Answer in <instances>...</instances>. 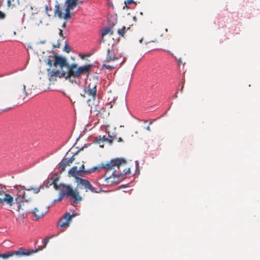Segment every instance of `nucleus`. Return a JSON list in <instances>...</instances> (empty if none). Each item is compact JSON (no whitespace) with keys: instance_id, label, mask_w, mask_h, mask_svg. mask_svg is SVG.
Segmentation results:
<instances>
[{"instance_id":"obj_1","label":"nucleus","mask_w":260,"mask_h":260,"mask_svg":"<svg viewBox=\"0 0 260 260\" xmlns=\"http://www.w3.org/2000/svg\"><path fill=\"white\" fill-rule=\"evenodd\" d=\"M126 164L124 159L117 158L111 160L106 164L98 166L99 169H104L105 174L99 178V183L104 185H111L123 179V173L120 169L122 165Z\"/></svg>"},{"instance_id":"obj_2","label":"nucleus","mask_w":260,"mask_h":260,"mask_svg":"<svg viewBox=\"0 0 260 260\" xmlns=\"http://www.w3.org/2000/svg\"><path fill=\"white\" fill-rule=\"evenodd\" d=\"M26 197L27 196H17L15 199L17 211L19 214V217L24 219L27 217L28 213H31L33 219L38 220L46 214L47 211L42 209L41 207H36L31 210L33 202L30 198L27 199Z\"/></svg>"},{"instance_id":"obj_3","label":"nucleus","mask_w":260,"mask_h":260,"mask_svg":"<svg viewBox=\"0 0 260 260\" xmlns=\"http://www.w3.org/2000/svg\"><path fill=\"white\" fill-rule=\"evenodd\" d=\"M79 2V0H65L64 4L65 7L64 13H63L61 11V6L57 1H56L54 16H57L59 18L69 19L71 17L70 10L74 9L77 6Z\"/></svg>"},{"instance_id":"obj_4","label":"nucleus","mask_w":260,"mask_h":260,"mask_svg":"<svg viewBox=\"0 0 260 260\" xmlns=\"http://www.w3.org/2000/svg\"><path fill=\"white\" fill-rule=\"evenodd\" d=\"M76 183L79 188L85 189L86 191H90L92 193H100L103 191L100 187H95L87 179L77 178Z\"/></svg>"},{"instance_id":"obj_5","label":"nucleus","mask_w":260,"mask_h":260,"mask_svg":"<svg viewBox=\"0 0 260 260\" xmlns=\"http://www.w3.org/2000/svg\"><path fill=\"white\" fill-rule=\"evenodd\" d=\"M41 186L40 187H29V188H25L22 186H15L13 188L10 189V194L13 195H25V190L31 191L32 193H38L40 190Z\"/></svg>"},{"instance_id":"obj_6","label":"nucleus","mask_w":260,"mask_h":260,"mask_svg":"<svg viewBox=\"0 0 260 260\" xmlns=\"http://www.w3.org/2000/svg\"><path fill=\"white\" fill-rule=\"evenodd\" d=\"M33 250H25L22 248H19L18 250L10 251L6 253L1 254L0 257L6 259L13 256L17 257H22L23 256H28L32 254Z\"/></svg>"},{"instance_id":"obj_7","label":"nucleus","mask_w":260,"mask_h":260,"mask_svg":"<svg viewBox=\"0 0 260 260\" xmlns=\"http://www.w3.org/2000/svg\"><path fill=\"white\" fill-rule=\"evenodd\" d=\"M52 183L54 188L56 190H59V195H78V193H76L75 192L71 185H66L62 183L58 184L56 182L55 179L53 180Z\"/></svg>"},{"instance_id":"obj_8","label":"nucleus","mask_w":260,"mask_h":260,"mask_svg":"<svg viewBox=\"0 0 260 260\" xmlns=\"http://www.w3.org/2000/svg\"><path fill=\"white\" fill-rule=\"evenodd\" d=\"M68 71L67 72H63L61 74L62 77H64L67 79L71 77L77 78V68L78 65L76 63H73L71 65L67 66Z\"/></svg>"},{"instance_id":"obj_9","label":"nucleus","mask_w":260,"mask_h":260,"mask_svg":"<svg viewBox=\"0 0 260 260\" xmlns=\"http://www.w3.org/2000/svg\"><path fill=\"white\" fill-rule=\"evenodd\" d=\"M77 214H73L72 215L69 212L66 213L58 221V225L61 228H67L69 226L70 222L73 217L75 216Z\"/></svg>"},{"instance_id":"obj_10","label":"nucleus","mask_w":260,"mask_h":260,"mask_svg":"<svg viewBox=\"0 0 260 260\" xmlns=\"http://www.w3.org/2000/svg\"><path fill=\"white\" fill-rule=\"evenodd\" d=\"M121 56L119 55L118 56H116L115 54V50L114 49H108L107 50V58L106 59V61L109 62L112 61H119V60L121 58Z\"/></svg>"},{"instance_id":"obj_11","label":"nucleus","mask_w":260,"mask_h":260,"mask_svg":"<svg viewBox=\"0 0 260 260\" xmlns=\"http://www.w3.org/2000/svg\"><path fill=\"white\" fill-rule=\"evenodd\" d=\"M97 82H91L89 84L86 93L92 97V100H95L96 96Z\"/></svg>"},{"instance_id":"obj_12","label":"nucleus","mask_w":260,"mask_h":260,"mask_svg":"<svg viewBox=\"0 0 260 260\" xmlns=\"http://www.w3.org/2000/svg\"><path fill=\"white\" fill-rule=\"evenodd\" d=\"M53 57L54 58V60L53 63L54 66L59 65L61 69L64 67H67L68 64L67 63V60L65 58L57 55L53 56Z\"/></svg>"},{"instance_id":"obj_13","label":"nucleus","mask_w":260,"mask_h":260,"mask_svg":"<svg viewBox=\"0 0 260 260\" xmlns=\"http://www.w3.org/2000/svg\"><path fill=\"white\" fill-rule=\"evenodd\" d=\"M91 65L87 64L77 68V78H79L82 75L89 74L91 70Z\"/></svg>"},{"instance_id":"obj_14","label":"nucleus","mask_w":260,"mask_h":260,"mask_svg":"<svg viewBox=\"0 0 260 260\" xmlns=\"http://www.w3.org/2000/svg\"><path fill=\"white\" fill-rule=\"evenodd\" d=\"M68 173L69 176H72L75 178L76 182L77 181V178H81V177H79V176H83L81 173L79 172L78 167L76 166L72 167L69 171Z\"/></svg>"},{"instance_id":"obj_15","label":"nucleus","mask_w":260,"mask_h":260,"mask_svg":"<svg viewBox=\"0 0 260 260\" xmlns=\"http://www.w3.org/2000/svg\"><path fill=\"white\" fill-rule=\"evenodd\" d=\"M12 206L14 204V199L12 196H4L3 198H0V204H5Z\"/></svg>"},{"instance_id":"obj_16","label":"nucleus","mask_w":260,"mask_h":260,"mask_svg":"<svg viewBox=\"0 0 260 260\" xmlns=\"http://www.w3.org/2000/svg\"><path fill=\"white\" fill-rule=\"evenodd\" d=\"M99 169L98 167H93L90 169L85 170L84 165H82L78 170L81 174L83 176L84 175L89 174L92 172H95L96 170Z\"/></svg>"},{"instance_id":"obj_17","label":"nucleus","mask_w":260,"mask_h":260,"mask_svg":"<svg viewBox=\"0 0 260 260\" xmlns=\"http://www.w3.org/2000/svg\"><path fill=\"white\" fill-rule=\"evenodd\" d=\"M82 200L81 196H70L69 202L73 206H76Z\"/></svg>"},{"instance_id":"obj_18","label":"nucleus","mask_w":260,"mask_h":260,"mask_svg":"<svg viewBox=\"0 0 260 260\" xmlns=\"http://www.w3.org/2000/svg\"><path fill=\"white\" fill-rule=\"evenodd\" d=\"M48 73L50 75L51 77H59L60 78H62L63 77L61 76V74L63 72H60L58 70H52L51 69H47Z\"/></svg>"},{"instance_id":"obj_19","label":"nucleus","mask_w":260,"mask_h":260,"mask_svg":"<svg viewBox=\"0 0 260 260\" xmlns=\"http://www.w3.org/2000/svg\"><path fill=\"white\" fill-rule=\"evenodd\" d=\"M124 61H125V59L123 58L122 61H118L117 63L116 64H115V66H110V65H108V64H104V67L106 69H109V70H112V69H113L116 68H119L121 66V65L124 62Z\"/></svg>"},{"instance_id":"obj_20","label":"nucleus","mask_w":260,"mask_h":260,"mask_svg":"<svg viewBox=\"0 0 260 260\" xmlns=\"http://www.w3.org/2000/svg\"><path fill=\"white\" fill-rule=\"evenodd\" d=\"M10 190L5 186L0 184V195H10Z\"/></svg>"},{"instance_id":"obj_21","label":"nucleus","mask_w":260,"mask_h":260,"mask_svg":"<svg viewBox=\"0 0 260 260\" xmlns=\"http://www.w3.org/2000/svg\"><path fill=\"white\" fill-rule=\"evenodd\" d=\"M68 163L66 162V158H64L58 164V168L60 169V171L61 172L64 171Z\"/></svg>"},{"instance_id":"obj_22","label":"nucleus","mask_w":260,"mask_h":260,"mask_svg":"<svg viewBox=\"0 0 260 260\" xmlns=\"http://www.w3.org/2000/svg\"><path fill=\"white\" fill-rule=\"evenodd\" d=\"M49 238H45V239L43 240V243L44 244V246L43 247H40L39 248H38V249H36L35 250H32L34 251V252H36L37 251H38L39 250H42L44 248L46 247L47 244H48V243L49 242Z\"/></svg>"},{"instance_id":"obj_23","label":"nucleus","mask_w":260,"mask_h":260,"mask_svg":"<svg viewBox=\"0 0 260 260\" xmlns=\"http://www.w3.org/2000/svg\"><path fill=\"white\" fill-rule=\"evenodd\" d=\"M14 0H7V6L9 8H13L15 5L14 3Z\"/></svg>"},{"instance_id":"obj_24","label":"nucleus","mask_w":260,"mask_h":260,"mask_svg":"<svg viewBox=\"0 0 260 260\" xmlns=\"http://www.w3.org/2000/svg\"><path fill=\"white\" fill-rule=\"evenodd\" d=\"M110 32V28L109 27L104 28L102 31V35L104 36Z\"/></svg>"},{"instance_id":"obj_25","label":"nucleus","mask_w":260,"mask_h":260,"mask_svg":"<svg viewBox=\"0 0 260 260\" xmlns=\"http://www.w3.org/2000/svg\"><path fill=\"white\" fill-rule=\"evenodd\" d=\"M125 26H123L122 27V29H118V33L119 35L121 36H123V35L125 32Z\"/></svg>"},{"instance_id":"obj_26","label":"nucleus","mask_w":260,"mask_h":260,"mask_svg":"<svg viewBox=\"0 0 260 260\" xmlns=\"http://www.w3.org/2000/svg\"><path fill=\"white\" fill-rule=\"evenodd\" d=\"M68 197L69 196H59V198L57 200H54L53 203H55L56 201H60L62 200L67 199H68Z\"/></svg>"},{"instance_id":"obj_27","label":"nucleus","mask_w":260,"mask_h":260,"mask_svg":"<svg viewBox=\"0 0 260 260\" xmlns=\"http://www.w3.org/2000/svg\"><path fill=\"white\" fill-rule=\"evenodd\" d=\"M130 170H131L130 168H128L127 169H124L122 171V172L121 171V173H123V176H124V175L129 174L130 173Z\"/></svg>"},{"instance_id":"obj_28","label":"nucleus","mask_w":260,"mask_h":260,"mask_svg":"<svg viewBox=\"0 0 260 260\" xmlns=\"http://www.w3.org/2000/svg\"><path fill=\"white\" fill-rule=\"evenodd\" d=\"M46 62L49 66V69H51L53 64L52 61L50 59H47Z\"/></svg>"},{"instance_id":"obj_29","label":"nucleus","mask_w":260,"mask_h":260,"mask_svg":"<svg viewBox=\"0 0 260 260\" xmlns=\"http://www.w3.org/2000/svg\"><path fill=\"white\" fill-rule=\"evenodd\" d=\"M131 3H134V4H136V3L134 1V0H127L126 1H125V2H124L125 7H126L127 8H128L127 5H129Z\"/></svg>"},{"instance_id":"obj_30","label":"nucleus","mask_w":260,"mask_h":260,"mask_svg":"<svg viewBox=\"0 0 260 260\" xmlns=\"http://www.w3.org/2000/svg\"><path fill=\"white\" fill-rule=\"evenodd\" d=\"M63 50L64 51L67 52V53H69L70 52V51H71L70 48L69 47V46H68V45L67 44H65Z\"/></svg>"},{"instance_id":"obj_31","label":"nucleus","mask_w":260,"mask_h":260,"mask_svg":"<svg viewBox=\"0 0 260 260\" xmlns=\"http://www.w3.org/2000/svg\"><path fill=\"white\" fill-rule=\"evenodd\" d=\"M74 160V156H72L70 158H66V162L68 163V165L72 163Z\"/></svg>"},{"instance_id":"obj_32","label":"nucleus","mask_w":260,"mask_h":260,"mask_svg":"<svg viewBox=\"0 0 260 260\" xmlns=\"http://www.w3.org/2000/svg\"><path fill=\"white\" fill-rule=\"evenodd\" d=\"M45 10H46V12L47 14V15L48 16H50V15L48 13V12L51 11L52 10L51 8L50 7H48V6H46Z\"/></svg>"},{"instance_id":"obj_33","label":"nucleus","mask_w":260,"mask_h":260,"mask_svg":"<svg viewBox=\"0 0 260 260\" xmlns=\"http://www.w3.org/2000/svg\"><path fill=\"white\" fill-rule=\"evenodd\" d=\"M113 140V138L112 136L108 135V138H107L106 139V142H108L109 143H112Z\"/></svg>"},{"instance_id":"obj_34","label":"nucleus","mask_w":260,"mask_h":260,"mask_svg":"<svg viewBox=\"0 0 260 260\" xmlns=\"http://www.w3.org/2000/svg\"><path fill=\"white\" fill-rule=\"evenodd\" d=\"M5 14L3 12L0 11V19H4L5 18Z\"/></svg>"},{"instance_id":"obj_35","label":"nucleus","mask_w":260,"mask_h":260,"mask_svg":"<svg viewBox=\"0 0 260 260\" xmlns=\"http://www.w3.org/2000/svg\"><path fill=\"white\" fill-rule=\"evenodd\" d=\"M97 143L99 144L101 143V142L102 141V136H100L96 138Z\"/></svg>"},{"instance_id":"obj_36","label":"nucleus","mask_w":260,"mask_h":260,"mask_svg":"<svg viewBox=\"0 0 260 260\" xmlns=\"http://www.w3.org/2000/svg\"><path fill=\"white\" fill-rule=\"evenodd\" d=\"M59 40H58L56 44H54L53 45L54 48H59L60 45V43L59 42Z\"/></svg>"},{"instance_id":"obj_37","label":"nucleus","mask_w":260,"mask_h":260,"mask_svg":"<svg viewBox=\"0 0 260 260\" xmlns=\"http://www.w3.org/2000/svg\"><path fill=\"white\" fill-rule=\"evenodd\" d=\"M64 20H65V21H64V22H63V23L62 24V28H65L66 27V23H67V20H68V19H64Z\"/></svg>"},{"instance_id":"obj_38","label":"nucleus","mask_w":260,"mask_h":260,"mask_svg":"<svg viewBox=\"0 0 260 260\" xmlns=\"http://www.w3.org/2000/svg\"><path fill=\"white\" fill-rule=\"evenodd\" d=\"M59 35L60 37H63L62 30L61 29H59Z\"/></svg>"},{"instance_id":"obj_39","label":"nucleus","mask_w":260,"mask_h":260,"mask_svg":"<svg viewBox=\"0 0 260 260\" xmlns=\"http://www.w3.org/2000/svg\"><path fill=\"white\" fill-rule=\"evenodd\" d=\"M106 139H107V138L105 136H102V141L103 142L106 141Z\"/></svg>"},{"instance_id":"obj_40","label":"nucleus","mask_w":260,"mask_h":260,"mask_svg":"<svg viewBox=\"0 0 260 260\" xmlns=\"http://www.w3.org/2000/svg\"><path fill=\"white\" fill-rule=\"evenodd\" d=\"M146 129L147 131H150V127L149 125H148V126H147V127H146Z\"/></svg>"},{"instance_id":"obj_41","label":"nucleus","mask_w":260,"mask_h":260,"mask_svg":"<svg viewBox=\"0 0 260 260\" xmlns=\"http://www.w3.org/2000/svg\"><path fill=\"white\" fill-rule=\"evenodd\" d=\"M123 140H122V139L120 137H119L118 139V142H122Z\"/></svg>"},{"instance_id":"obj_42","label":"nucleus","mask_w":260,"mask_h":260,"mask_svg":"<svg viewBox=\"0 0 260 260\" xmlns=\"http://www.w3.org/2000/svg\"><path fill=\"white\" fill-rule=\"evenodd\" d=\"M154 120H155V119H153V120H152L150 121V122H149V125H151V124L153 123V122Z\"/></svg>"},{"instance_id":"obj_43","label":"nucleus","mask_w":260,"mask_h":260,"mask_svg":"<svg viewBox=\"0 0 260 260\" xmlns=\"http://www.w3.org/2000/svg\"><path fill=\"white\" fill-rule=\"evenodd\" d=\"M116 22H117V20H116V19H115V21H114V22H113V23H112V25H115V23H116Z\"/></svg>"},{"instance_id":"obj_44","label":"nucleus","mask_w":260,"mask_h":260,"mask_svg":"<svg viewBox=\"0 0 260 260\" xmlns=\"http://www.w3.org/2000/svg\"><path fill=\"white\" fill-rule=\"evenodd\" d=\"M23 91L25 92V85L23 86Z\"/></svg>"},{"instance_id":"obj_45","label":"nucleus","mask_w":260,"mask_h":260,"mask_svg":"<svg viewBox=\"0 0 260 260\" xmlns=\"http://www.w3.org/2000/svg\"><path fill=\"white\" fill-rule=\"evenodd\" d=\"M142 41H143V38L139 40V42H140V43H141L142 42Z\"/></svg>"},{"instance_id":"obj_46","label":"nucleus","mask_w":260,"mask_h":260,"mask_svg":"<svg viewBox=\"0 0 260 260\" xmlns=\"http://www.w3.org/2000/svg\"><path fill=\"white\" fill-rule=\"evenodd\" d=\"M135 162H136V165H137V166H138V161L137 160H136V161H135Z\"/></svg>"},{"instance_id":"obj_47","label":"nucleus","mask_w":260,"mask_h":260,"mask_svg":"<svg viewBox=\"0 0 260 260\" xmlns=\"http://www.w3.org/2000/svg\"><path fill=\"white\" fill-rule=\"evenodd\" d=\"M156 42V40L152 41V42ZM149 42H151V41H150Z\"/></svg>"},{"instance_id":"obj_48","label":"nucleus","mask_w":260,"mask_h":260,"mask_svg":"<svg viewBox=\"0 0 260 260\" xmlns=\"http://www.w3.org/2000/svg\"><path fill=\"white\" fill-rule=\"evenodd\" d=\"M165 51L166 52H168L169 53L171 54L170 51H166V50H165Z\"/></svg>"},{"instance_id":"obj_49","label":"nucleus","mask_w":260,"mask_h":260,"mask_svg":"<svg viewBox=\"0 0 260 260\" xmlns=\"http://www.w3.org/2000/svg\"><path fill=\"white\" fill-rule=\"evenodd\" d=\"M183 86H182V87H181V91H182V90H183Z\"/></svg>"},{"instance_id":"obj_50","label":"nucleus","mask_w":260,"mask_h":260,"mask_svg":"<svg viewBox=\"0 0 260 260\" xmlns=\"http://www.w3.org/2000/svg\"><path fill=\"white\" fill-rule=\"evenodd\" d=\"M144 122H145V123L147 122V120H144Z\"/></svg>"},{"instance_id":"obj_51","label":"nucleus","mask_w":260,"mask_h":260,"mask_svg":"<svg viewBox=\"0 0 260 260\" xmlns=\"http://www.w3.org/2000/svg\"><path fill=\"white\" fill-rule=\"evenodd\" d=\"M179 62H181V60L180 59L179 60Z\"/></svg>"},{"instance_id":"obj_52","label":"nucleus","mask_w":260,"mask_h":260,"mask_svg":"<svg viewBox=\"0 0 260 260\" xmlns=\"http://www.w3.org/2000/svg\"><path fill=\"white\" fill-rule=\"evenodd\" d=\"M1 2V0H0V2Z\"/></svg>"}]
</instances>
